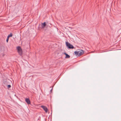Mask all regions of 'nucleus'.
Masks as SVG:
<instances>
[{"label":"nucleus","instance_id":"1","mask_svg":"<svg viewBox=\"0 0 121 121\" xmlns=\"http://www.w3.org/2000/svg\"><path fill=\"white\" fill-rule=\"evenodd\" d=\"M66 46L69 49H73L74 47L68 42H66Z\"/></svg>","mask_w":121,"mask_h":121},{"label":"nucleus","instance_id":"2","mask_svg":"<svg viewBox=\"0 0 121 121\" xmlns=\"http://www.w3.org/2000/svg\"><path fill=\"white\" fill-rule=\"evenodd\" d=\"M17 51L19 54L21 56L22 55V52L21 48L20 46H18L17 47Z\"/></svg>","mask_w":121,"mask_h":121},{"label":"nucleus","instance_id":"3","mask_svg":"<svg viewBox=\"0 0 121 121\" xmlns=\"http://www.w3.org/2000/svg\"><path fill=\"white\" fill-rule=\"evenodd\" d=\"M41 107L44 109L46 112H47L48 109L47 108L46 106H44L42 105L41 106Z\"/></svg>","mask_w":121,"mask_h":121},{"label":"nucleus","instance_id":"4","mask_svg":"<svg viewBox=\"0 0 121 121\" xmlns=\"http://www.w3.org/2000/svg\"><path fill=\"white\" fill-rule=\"evenodd\" d=\"M78 52H79L78 56H81L82 55L84 52L83 50H81L80 51H78Z\"/></svg>","mask_w":121,"mask_h":121},{"label":"nucleus","instance_id":"5","mask_svg":"<svg viewBox=\"0 0 121 121\" xmlns=\"http://www.w3.org/2000/svg\"><path fill=\"white\" fill-rule=\"evenodd\" d=\"M25 101L27 104H30V101L28 98L26 99Z\"/></svg>","mask_w":121,"mask_h":121},{"label":"nucleus","instance_id":"6","mask_svg":"<svg viewBox=\"0 0 121 121\" xmlns=\"http://www.w3.org/2000/svg\"><path fill=\"white\" fill-rule=\"evenodd\" d=\"M46 25V22H44L43 23H42V27L43 28H44Z\"/></svg>","mask_w":121,"mask_h":121},{"label":"nucleus","instance_id":"7","mask_svg":"<svg viewBox=\"0 0 121 121\" xmlns=\"http://www.w3.org/2000/svg\"><path fill=\"white\" fill-rule=\"evenodd\" d=\"M74 54L76 55V56H78L79 54V52L77 51H75L74 52Z\"/></svg>","mask_w":121,"mask_h":121},{"label":"nucleus","instance_id":"8","mask_svg":"<svg viewBox=\"0 0 121 121\" xmlns=\"http://www.w3.org/2000/svg\"><path fill=\"white\" fill-rule=\"evenodd\" d=\"M70 56L67 54L66 55L65 57V58H70Z\"/></svg>","mask_w":121,"mask_h":121},{"label":"nucleus","instance_id":"9","mask_svg":"<svg viewBox=\"0 0 121 121\" xmlns=\"http://www.w3.org/2000/svg\"><path fill=\"white\" fill-rule=\"evenodd\" d=\"M3 83L4 84H5L6 85H7V82L6 80H4V81H3Z\"/></svg>","mask_w":121,"mask_h":121},{"label":"nucleus","instance_id":"10","mask_svg":"<svg viewBox=\"0 0 121 121\" xmlns=\"http://www.w3.org/2000/svg\"><path fill=\"white\" fill-rule=\"evenodd\" d=\"M12 33H11L9 35H8V36L10 37H12Z\"/></svg>","mask_w":121,"mask_h":121},{"label":"nucleus","instance_id":"11","mask_svg":"<svg viewBox=\"0 0 121 121\" xmlns=\"http://www.w3.org/2000/svg\"><path fill=\"white\" fill-rule=\"evenodd\" d=\"M8 88H9L11 87V86L10 85H8L7 86Z\"/></svg>","mask_w":121,"mask_h":121},{"label":"nucleus","instance_id":"12","mask_svg":"<svg viewBox=\"0 0 121 121\" xmlns=\"http://www.w3.org/2000/svg\"><path fill=\"white\" fill-rule=\"evenodd\" d=\"M4 56V54L2 53L1 54V56H2V57H3Z\"/></svg>","mask_w":121,"mask_h":121},{"label":"nucleus","instance_id":"13","mask_svg":"<svg viewBox=\"0 0 121 121\" xmlns=\"http://www.w3.org/2000/svg\"><path fill=\"white\" fill-rule=\"evenodd\" d=\"M64 54L65 55V56H66V55H67L68 54H67V53H66L65 52H64Z\"/></svg>","mask_w":121,"mask_h":121},{"label":"nucleus","instance_id":"14","mask_svg":"<svg viewBox=\"0 0 121 121\" xmlns=\"http://www.w3.org/2000/svg\"><path fill=\"white\" fill-rule=\"evenodd\" d=\"M64 54L65 55V56H66V55H67L68 54H67V53H66L65 52H64Z\"/></svg>","mask_w":121,"mask_h":121},{"label":"nucleus","instance_id":"15","mask_svg":"<svg viewBox=\"0 0 121 121\" xmlns=\"http://www.w3.org/2000/svg\"><path fill=\"white\" fill-rule=\"evenodd\" d=\"M8 40H9V39H6V42L8 43Z\"/></svg>","mask_w":121,"mask_h":121},{"label":"nucleus","instance_id":"16","mask_svg":"<svg viewBox=\"0 0 121 121\" xmlns=\"http://www.w3.org/2000/svg\"><path fill=\"white\" fill-rule=\"evenodd\" d=\"M9 37L8 36L7 39H9Z\"/></svg>","mask_w":121,"mask_h":121},{"label":"nucleus","instance_id":"17","mask_svg":"<svg viewBox=\"0 0 121 121\" xmlns=\"http://www.w3.org/2000/svg\"><path fill=\"white\" fill-rule=\"evenodd\" d=\"M9 37L8 36L7 39H9Z\"/></svg>","mask_w":121,"mask_h":121},{"label":"nucleus","instance_id":"18","mask_svg":"<svg viewBox=\"0 0 121 121\" xmlns=\"http://www.w3.org/2000/svg\"><path fill=\"white\" fill-rule=\"evenodd\" d=\"M52 89L50 90V91L51 92L52 91Z\"/></svg>","mask_w":121,"mask_h":121}]
</instances>
